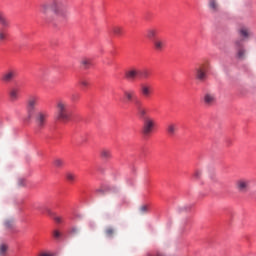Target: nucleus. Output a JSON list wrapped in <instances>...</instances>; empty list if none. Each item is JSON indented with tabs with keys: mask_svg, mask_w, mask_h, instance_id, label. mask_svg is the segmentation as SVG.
Wrapping results in <instances>:
<instances>
[{
	"mask_svg": "<svg viewBox=\"0 0 256 256\" xmlns=\"http://www.w3.org/2000/svg\"><path fill=\"white\" fill-rule=\"evenodd\" d=\"M39 11L45 23H52L51 11L58 19H67L69 17V0H52L51 3L48 1L42 2Z\"/></svg>",
	"mask_w": 256,
	"mask_h": 256,
	"instance_id": "obj_1",
	"label": "nucleus"
},
{
	"mask_svg": "<svg viewBox=\"0 0 256 256\" xmlns=\"http://www.w3.org/2000/svg\"><path fill=\"white\" fill-rule=\"evenodd\" d=\"M56 119L57 121H63V123H67L71 119L69 103L64 99H58L56 102Z\"/></svg>",
	"mask_w": 256,
	"mask_h": 256,
	"instance_id": "obj_2",
	"label": "nucleus"
},
{
	"mask_svg": "<svg viewBox=\"0 0 256 256\" xmlns=\"http://www.w3.org/2000/svg\"><path fill=\"white\" fill-rule=\"evenodd\" d=\"M156 127H157V122L155 121V118L151 116L144 117L143 123H142V135L144 137H151Z\"/></svg>",
	"mask_w": 256,
	"mask_h": 256,
	"instance_id": "obj_3",
	"label": "nucleus"
},
{
	"mask_svg": "<svg viewBox=\"0 0 256 256\" xmlns=\"http://www.w3.org/2000/svg\"><path fill=\"white\" fill-rule=\"evenodd\" d=\"M0 25L3 28H0V41H5L7 39V30L9 27H11V20L7 18V15L5 12L0 11Z\"/></svg>",
	"mask_w": 256,
	"mask_h": 256,
	"instance_id": "obj_4",
	"label": "nucleus"
},
{
	"mask_svg": "<svg viewBox=\"0 0 256 256\" xmlns=\"http://www.w3.org/2000/svg\"><path fill=\"white\" fill-rule=\"evenodd\" d=\"M209 71V64L203 63L200 64L199 67L195 69V77L201 83L207 81V73Z\"/></svg>",
	"mask_w": 256,
	"mask_h": 256,
	"instance_id": "obj_5",
	"label": "nucleus"
},
{
	"mask_svg": "<svg viewBox=\"0 0 256 256\" xmlns=\"http://www.w3.org/2000/svg\"><path fill=\"white\" fill-rule=\"evenodd\" d=\"M47 119H49V113L47 111H38L35 115V123L37 129H45V125H47Z\"/></svg>",
	"mask_w": 256,
	"mask_h": 256,
	"instance_id": "obj_6",
	"label": "nucleus"
},
{
	"mask_svg": "<svg viewBox=\"0 0 256 256\" xmlns=\"http://www.w3.org/2000/svg\"><path fill=\"white\" fill-rule=\"evenodd\" d=\"M237 33L240 37L241 43H243V41H249V39H253V31L246 25L240 26L237 30Z\"/></svg>",
	"mask_w": 256,
	"mask_h": 256,
	"instance_id": "obj_7",
	"label": "nucleus"
},
{
	"mask_svg": "<svg viewBox=\"0 0 256 256\" xmlns=\"http://www.w3.org/2000/svg\"><path fill=\"white\" fill-rule=\"evenodd\" d=\"M37 103H39V97L38 96H30L27 100V113H28V119H31L35 113V107H37Z\"/></svg>",
	"mask_w": 256,
	"mask_h": 256,
	"instance_id": "obj_8",
	"label": "nucleus"
},
{
	"mask_svg": "<svg viewBox=\"0 0 256 256\" xmlns=\"http://www.w3.org/2000/svg\"><path fill=\"white\" fill-rule=\"evenodd\" d=\"M250 185H251V181L245 178L238 179L235 183L236 189L240 193H247L249 191Z\"/></svg>",
	"mask_w": 256,
	"mask_h": 256,
	"instance_id": "obj_9",
	"label": "nucleus"
},
{
	"mask_svg": "<svg viewBox=\"0 0 256 256\" xmlns=\"http://www.w3.org/2000/svg\"><path fill=\"white\" fill-rule=\"evenodd\" d=\"M17 75H19V72L15 68L8 69L3 75H2V81L4 83H11Z\"/></svg>",
	"mask_w": 256,
	"mask_h": 256,
	"instance_id": "obj_10",
	"label": "nucleus"
},
{
	"mask_svg": "<svg viewBox=\"0 0 256 256\" xmlns=\"http://www.w3.org/2000/svg\"><path fill=\"white\" fill-rule=\"evenodd\" d=\"M234 46L237 49V58L238 59H245V55H247V51L243 48V42L241 40H235Z\"/></svg>",
	"mask_w": 256,
	"mask_h": 256,
	"instance_id": "obj_11",
	"label": "nucleus"
},
{
	"mask_svg": "<svg viewBox=\"0 0 256 256\" xmlns=\"http://www.w3.org/2000/svg\"><path fill=\"white\" fill-rule=\"evenodd\" d=\"M202 101L206 107H212V105H215V94L207 92L203 95Z\"/></svg>",
	"mask_w": 256,
	"mask_h": 256,
	"instance_id": "obj_12",
	"label": "nucleus"
},
{
	"mask_svg": "<svg viewBox=\"0 0 256 256\" xmlns=\"http://www.w3.org/2000/svg\"><path fill=\"white\" fill-rule=\"evenodd\" d=\"M134 105L139 117H142L143 119H145V117H148L147 109L143 107V103L141 102V100L139 99L135 100Z\"/></svg>",
	"mask_w": 256,
	"mask_h": 256,
	"instance_id": "obj_13",
	"label": "nucleus"
},
{
	"mask_svg": "<svg viewBox=\"0 0 256 256\" xmlns=\"http://www.w3.org/2000/svg\"><path fill=\"white\" fill-rule=\"evenodd\" d=\"M140 93L145 99H149L153 95V88L149 84L140 85Z\"/></svg>",
	"mask_w": 256,
	"mask_h": 256,
	"instance_id": "obj_14",
	"label": "nucleus"
},
{
	"mask_svg": "<svg viewBox=\"0 0 256 256\" xmlns=\"http://www.w3.org/2000/svg\"><path fill=\"white\" fill-rule=\"evenodd\" d=\"M178 131H179V126L173 122H170L166 127V133L170 137H175Z\"/></svg>",
	"mask_w": 256,
	"mask_h": 256,
	"instance_id": "obj_15",
	"label": "nucleus"
},
{
	"mask_svg": "<svg viewBox=\"0 0 256 256\" xmlns=\"http://www.w3.org/2000/svg\"><path fill=\"white\" fill-rule=\"evenodd\" d=\"M153 45H154V49L156 51H163V49H165L166 46V42L163 38H155L152 41Z\"/></svg>",
	"mask_w": 256,
	"mask_h": 256,
	"instance_id": "obj_16",
	"label": "nucleus"
},
{
	"mask_svg": "<svg viewBox=\"0 0 256 256\" xmlns=\"http://www.w3.org/2000/svg\"><path fill=\"white\" fill-rule=\"evenodd\" d=\"M138 75H139V70L135 68L129 69L125 72V78L128 81H135Z\"/></svg>",
	"mask_w": 256,
	"mask_h": 256,
	"instance_id": "obj_17",
	"label": "nucleus"
},
{
	"mask_svg": "<svg viewBox=\"0 0 256 256\" xmlns=\"http://www.w3.org/2000/svg\"><path fill=\"white\" fill-rule=\"evenodd\" d=\"M20 89L17 87H12L9 90V97H10V101H18L19 100V93H20Z\"/></svg>",
	"mask_w": 256,
	"mask_h": 256,
	"instance_id": "obj_18",
	"label": "nucleus"
},
{
	"mask_svg": "<svg viewBox=\"0 0 256 256\" xmlns=\"http://www.w3.org/2000/svg\"><path fill=\"white\" fill-rule=\"evenodd\" d=\"M111 33H113V35H115L116 37H121V35H123V27L121 26H112L110 29Z\"/></svg>",
	"mask_w": 256,
	"mask_h": 256,
	"instance_id": "obj_19",
	"label": "nucleus"
},
{
	"mask_svg": "<svg viewBox=\"0 0 256 256\" xmlns=\"http://www.w3.org/2000/svg\"><path fill=\"white\" fill-rule=\"evenodd\" d=\"M159 33V31L157 30V28H150L147 30V34H146V37L148 39H157V34Z\"/></svg>",
	"mask_w": 256,
	"mask_h": 256,
	"instance_id": "obj_20",
	"label": "nucleus"
},
{
	"mask_svg": "<svg viewBox=\"0 0 256 256\" xmlns=\"http://www.w3.org/2000/svg\"><path fill=\"white\" fill-rule=\"evenodd\" d=\"M208 5H209V9L213 13H217V11H219V4L217 3V0H209Z\"/></svg>",
	"mask_w": 256,
	"mask_h": 256,
	"instance_id": "obj_21",
	"label": "nucleus"
},
{
	"mask_svg": "<svg viewBox=\"0 0 256 256\" xmlns=\"http://www.w3.org/2000/svg\"><path fill=\"white\" fill-rule=\"evenodd\" d=\"M124 97L126 101H129V102L133 101V99H135V90H125Z\"/></svg>",
	"mask_w": 256,
	"mask_h": 256,
	"instance_id": "obj_22",
	"label": "nucleus"
},
{
	"mask_svg": "<svg viewBox=\"0 0 256 256\" xmlns=\"http://www.w3.org/2000/svg\"><path fill=\"white\" fill-rule=\"evenodd\" d=\"M80 63L84 69H89L93 65V61L89 58H83Z\"/></svg>",
	"mask_w": 256,
	"mask_h": 256,
	"instance_id": "obj_23",
	"label": "nucleus"
},
{
	"mask_svg": "<svg viewBox=\"0 0 256 256\" xmlns=\"http://www.w3.org/2000/svg\"><path fill=\"white\" fill-rule=\"evenodd\" d=\"M102 159H111V150L109 149H102L100 152Z\"/></svg>",
	"mask_w": 256,
	"mask_h": 256,
	"instance_id": "obj_24",
	"label": "nucleus"
},
{
	"mask_svg": "<svg viewBox=\"0 0 256 256\" xmlns=\"http://www.w3.org/2000/svg\"><path fill=\"white\" fill-rule=\"evenodd\" d=\"M65 177L69 183H74L75 179H77V175L73 172H66Z\"/></svg>",
	"mask_w": 256,
	"mask_h": 256,
	"instance_id": "obj_25",
	"label": "nucleus"
},
{
	"mask_svg": "<svg viewBox=\"0 0 256 256\" xmlns=\"http://www.w3.org/2000/svg\"><path fill=\"white\" fill-rule=\"evenodd\" d=\"M192 177L195 181H199V179H201V177H203V171L200 169L195 170Z\"/></svg>",
	"mask_w": 256,
	"mask_h": 256,
	"instance_id": "obj_26",
	"label": "nucleus"
},
{
	"mask_svg": "<svg viewBox=\"0 0 256 256\" xmlns=\"http://www.w3.org/2000/svg\"><path fill=\"white\" fill-rule=\"evenodd\" d=\"M54 166L57 167L58 169H61L65 165V161L61 158H56L53 162Z\"/></svg>",
	"mask_w": 256,
	"mask_h": 256,
	"instance_id": "obj_27",
	"label": "nucleus"
},
{
	"mask_svg": "<svg viewBox=\"0 0 256 256\" xmlns=\"http://www.w3.org/2000/svg\"><path fill=\"white\" fill-rule=\"evenodd\" d=\"M79 85L82 87V89H87L89 87V80L82 78L79 80Z\"/></svg>",
	"mask_w": 256,
	"mask_h": 256,
	"instance_id": "obj_28",
	"label": "nucleus"
},
{
	"mask_svg": "<svg viewBox=\"0 0 256 256\" xmlns=\"http://www.w3.org/2000/svg\"><path fill=\"white\" fill-rule=\"evenodd\" d=\"M105 235L106 237H113V235H115V229L111 227L106 228Z\"/></svg>",
	"mask_w": 256,
	"mask_h": 256,
	"instance_id": "obj_29",
	"label": "nucleus"
},
{
	"mask_svg": "<svg viewBox=\"0 0 256 256\" xmlns=\"http://www.w3.org/2000/svg\"><path fill=\"white\" fill-rule=\"evenodd\" d=\"M139 75H141L143 79H148L149 75H151V72H149V70H142L139 72Z\"/></svg>",
	"mask_w": 256,
	"mask_h": 256,
	"instance_id": "obj_30",
	"label": "nucleus"
},
{
	"mask_svg": "<svg viewBox=\"0 0 256 256\" xmlns=\"http://www.w3.org/2000/svg\"><path fill=\"white\" fill-rule=\"evenodd\" d=\"M148 212H149V205L140 206V213H142V215Z\"/></svg>",
	"mask_w": 256,
	"mask_h": 256,
	"instance_id": "obj_31",
	"label": "nucleus"
},
{
	"mask_svg": "<svg viewBox=\"0 0 256 256\" xmlns=\"http://www.w3.org/2000/svg\"><path fill=\"white\" fill-rule=\"evenodd\" d=\"M5 253H7V245L2 244L0 246V255H5Z\"/></svg>",
	"mask_w": 256,
	"mask_h": 256,
	"instance_id": "obj_32",
	"label": "nucleus"
},
{
	"mask_svg": "<svg viewBox=\"0 0 256 256\" xmlns=\"http://www.w3.org/2000/svg\"><path fill=\"white\" fill-rule=\"evenodd\" d=\"M52 219H54V221H55L56 223H62V221H63V219H62L61 217L57 216V215H54V216L52 217Z\"/></svg>",
	"mask_w": 256,
	"mask_h": 256,
	"instance_id": "obj_33",
	"label": "nucleus"
},
{
	"mask_svg": "<svg viewBox=\"0 0 256 256\" xmlns=\"http://www.w3.org/2000/svg\"><path fill=\"white\" fill-rule=\"evenodd\" d=\"M53 236L55 237V239H59V237H61V233L58 230H55L53 232Z\"/></svg>",
	"mask_w": 256,
	"mask_h": 256,
	"instance_id": "obj_34",
	"label": "nucleus"
},
{
	"mask_svg": "<svg viewBox=\"0 0 256 256\" xmlns=\"http://www.w3.org/2000/svg\"><path fill=\"white\" fill-rule=\"evenodd\" d=\"M46 213L50 216V217H54L55 213H53V211H51L50 209L46 210Z\"/></svg>",
	"mask_w": 256,
	"mask_h": 256,
	"instance_id": "obj_35",
	"label": "nucleus"
},
{
	"mask_svg": "<svg viewBox=\"0 0 256 256\" xmlns=\"http://www.w3.org/2000/svg\"><path fill=\"white\" fill-rule=\"evenodd\" d=\"M72 233H79V229H77V228H72Z\"/></svg>",
	"mask_w": 256,
	"mask_h": 256,
	"instance_id": "obj_36",
	"label": "nucleus"
},
{
	"mask_svg": "<svg viewBox=\"0 0 256 256\" xmlns=\"http://www.w3.org/2000/svg\"><path fill=\"white\" fill-rule=\"evenodd\" d=\"M40 256H52L51 254L43 253Z\"/></svg>",
	"mask_w": 256,
	"mask_h": 256,
	"instance_id": "obj_37",
	"label": "nucleus"
},
{
	"mask_svg": "<svg viewBox=\"0 0 256 256\" xmlns=\"http://www.w3.org/2000/svg\"><path fill=\"white\" fill-rule=\"evenodd\" d=\"M113 193H119V190H118V189H115V190L113 191Z\"/></svg>",
	"mask_w": 256,
	"mask_h": 256,
	"instance_id": "obj_38",
	"label": "nucleus"
}]
</instances>
